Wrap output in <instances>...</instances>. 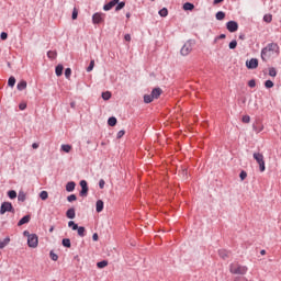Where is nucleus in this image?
Listing matches in <instances>:
<instances>
[{"mask_svg": "<svg viewBox=\"0 0 281 281\" xmlns=\"http://www.w3.org/2000/svg\"><path fill=\"white\" fill-rule=\"evenodd\" d=\"M25 199H26V194L23 191H19L18 201H20L21 203H24Z\"/></svg>", "mask_w": 281, "mask_h": 281, "instance_id": "nucleus-27", "label": "nucleus"}, {"mask_svg": "<svg viewBox=\"0 0 281 281\" xmlns=\"http://www.w3.org/2000/svg\"><path fill=\"white\" fill-rule=\"evenodd\" d=\"M223 38H227V35L221 34V35L216 36L213 41V44L216 45V43H218V41H223Z\"/></svg>", "mask_w": 281, "mask_h": 281, "instance_id": "nucleus-36", "label": "nucleus"}, {"mask_svg": "<svg viewBox=\"0 0 281 281\" xmlns=\"http://www.w3.org/2000/svg\"><path fill=\"white\" fill-rule=\"evenodd\" d=\"M241 122H243L244 124H249V122H251V117H250L249 115H244V116L241 117Z\"/></svg>", "mask_w": 281, "mask_h": 281, "instance_id": "nucleus-44", "label": "nucleus"}, {"mask_svg": "<svg viewBox=\"0 0 281 281\" xmlns=\"http://www.w3.org/2000/svg\"><path fill=\"white\" fill-rule=\"evenodd\" d=\"M40 199H42V201H47V199H49V193H47V191H42L40 193Z\"/></svg>", "mask_w": 281, "mask_h": 281, "instance_id": "nucleus-31", "label": "nucleus"}, {"mask_svg": "<svg viewBox=\"0 0 281 281\" xmlns=\"http://www.w3.org/2000/svg\"><path fill=\"white\" fill-rule=\"evenodd\" d=\"M95 67V60H91L90 61V64H89V66L87 67V71L88 72H91V71H93V68Z\"/></svg>", "mask_w": 281, "mask_h": 281, "instance_id": "nucleus-41", "label": "nucleus"}, {"mask_svg": "<svg viewBox=\"0 0 281 281\" xmlns=\"http://www.w3.org/2000/svg\"><path fill=\"white\" fill-rule=\"evenodd\" d=\"M76 231L78 232V236H80L81 238H85L86 232H87L85 226H78V228Z\"/></svg>", "mask_w": 281, "mask_h": 281, "instance_id": "nucleus-22", "label": "nucleus"}, {"mask_svg": "<svg viewBox=\"0 0 281 281\" xmlns=\"http://www.w3.org/2000/svg\"><path fill=\"white\" fill-rule=\"evenodd\" d=\"M181 175L183 179H188V169H182Z\"/></svg>", "mask_w": 281, "mask_h": 281, "instance_id": "nucleus-55", "label": "nucleus"}, {"mask_svg": "<svg viewBox=\"0 0 281 281\" xmlns=\"http://www.w3.org/2000/svg\"><path fill=\"white\" fill-rule=\"evenodd\" d=\"M61 245H63V247H66L67 249H71V239H69V238H64V239L61 240Z\"/></svg>", "mask_w": 281, "mask_h": 281, "instance_id": "nucleus-21", "label": "nucleus"}, {"mask_svg": "<svg viewBox=\"0 0 281 281\" xmlns=\"http://www.w3.org/2000/svg\"><path fill=\"white\" fill-rule=\"evenodd\" d=\"M5 212H11L14 214V206L10 202H3L0 206V214L3 215Z\"/></svg>", "mask_w": 281, "mask_h": 281, "instance_id": "nucleus-5", "label": "nucleus"}, {"mask_svg": "<svg viewBox=\"0 0 281 281\" xmlns=\"http://www.w3.org/2000/svg\"><path fill=\"white\" fill-rule=\"evenodd\" d=\"M215 19L217 21H223L225 19V12L223 11H218L216 14H215Z\"/></svg>", "mask_w": 281, "mask_h": 281, "instance_id": "nucleus-29", "label": "nucleus"}, {"mask_svg": "<svg viewBox=\"0 0 281 281\" xmlns=\"http://www.w3.org/2000/svg\"><path fill=\"white\" fill-rule=\"evenodd\" d=\"M92 240H94V241H98V240H99L98 233H94V234L92 235Z\"/></svg>", "mask_w": 281, "mask_h": 281, "instance_id": "nucleus-58", "label": "nucleus"}, {"mask_svg": "<svg viewBox=\"0 0 281 281\" xmlns=\"http://www.w3.org/2000/svg\"><path fill=\"white\" fill-rule=\"evenodd\" d=\"M8 196L9 199H16V192L14 190H10L8 191Z\"/></svg>", "mask_w": 281, "mask_h": 281, "instance_id": "nucleus-45", "label": "nucleus"}, {"mask_svg": "<svg viewBox=\"0 0 281 281\" xmlns=\"http://www.w3.org/2000/svg\"><path fill=\"white\" fill-rule=\"evenodd\" d=\"M260 254H261V256H266V255H267V250L262 249V250L260 251Z\"/></svg>", "mask_w": 281, "mask_h": 281, "instance_id": "nucleus-64", "label": "nucleus"}, {"mask_svg": "<svg viewBox=\"0 0 281 281\" xmlns=\"http://www.w3.org/2000/svg\"><path fill=\"white\" fill-rule=\"evenodd\" d=\"M239 178H240L241 181H245L247 179V171L241 170L240 173H239Z\"/></svg>", "mask_w": 281, "mask_h": 281, "instance_id": "nucleus-46", "label": "nucleus"}, {"mask_svg": "<svg viewBox=\"0 0 281 281\" xmlns=\"http://www.w3.org/2000/svg\"><path fill=\"white\" fill-rule=\"evenodd\" d=\"M124 38L127 43H131V34H125Z\"/></svg>", "mask_w": 281, "mask_h": 281, "instance_id": "nucleus-57", "label": "nucleus"}, {"mask_svg": "<svg viewBox=\"0 0 281 281\" xmlns=\"http://www.w3.org/2000/svg\"><path fill=\"white\" fill-rule=\"evenodd\" d=\"M32 221L31 215H24L19 222H18V227H21L23 225H26V223H30Z\"/></svg>", "mask_w": 281, "mask_h": 281, "instance_id": "nucleus-13", "label": "nucleus"}, {"mask_svg": "<svg viewBox=\"0 0 281 281\" xmlns=\"http://www.w3.org/2000/svg\"><path fill=\"white\" fill-rule=\"evenodd\" d=\"M65 67L63 66V64H59L56 66L55 68V74L57 77L63 76V71H64Z\"/></svg>", "mask_w": 281, "mask_h": 281, "instance_id": "nucleus-19", "label": "nucleus"}, {"mask_svg": "<svg viewBox=\"0 0 281 281\" xmlns=\"http://www.w3.org/2000/svg\"><path fill=\"white\" fill-rule=\"evenodd\" d=\"M263 21H265V23H271V21H273V15L272 14H265L263 15Z\"/></svg>", "mask_w": 281, "mask_h": 281, "instance_id": "nucleus-32", "label": "nucleus"}, {"mask_svg": "<svg viewBox=\"0 0 281 281\" xmlns=\"http://www.w3.org/2000/svg\"><path fill=\"white\" fill-rule=\"evenodd\" d=\"M248 87H250V89H254L256 87V79H251L248 81Z\"/></svg>", "mask_w": 281, "mask_h": 281, "instance_id": "nucleus-51", "label": "nucleus"}, {"mask_svg": "<svg viewBox=\"0 0 281 281\" xmlns=\"http://www.w3.org/2000/svg\"><path fill=\"white\" fill-rule=\"evenodd\" d=\"M4 247H8V245H10V237H5L3 240H2Z\"/></svg>", "mask_w": 281, "mask_h": 281, "instance_id": "nucleus-54", "label": "nucleus"}, {"mask_svg": "<svg viewBox=\"0 0 281 281\" xmlns=\"http://www.w3.org/2000/svg\"><path fill=\"white\" fill-rule=\"evenodd\" d=\"M98 269H104V267H109V261L108 260H102L97 262Z\"/></svg>", "mask_w": 281, "mask_h": 281, "instance_id": "nucleus-24", "label": "nucleus"}, {"mask_svg": "<svg viewBox=\"0 0 281 281\" xmlns=\"http://www.w3.org/2000/svg\"><path fill=\"white\" fill-rule=\"evenodd\" d=\"M229 271L235 276H245V273H247V267L240 266L238 263H231Z\"/></svg>", "mask_w": 281, "mask_h": 281, "instance_id": "nucleus-3", "label": "nucleus"}, {"mask_svg": "<svg viewBox=\"0 0 281 281\" xmlns=\"http://www.w3.org/2000/svg\"><path fill=\"white\" fill-rule=\"evenodd\" d=\"M273 54H280V46L278 43H269L266 47L261 49V60L267 63Z\"/></svg>", "mask_w": 281, "mask_h": 281, "instance_id": "nucleus-1", "label": "nucleus"}, {"mask_svg": "<svg viewBox=\"0 0 281 281\" xmlns=\"http://www.w3.org/2000/svg\"><path fill=\"white\" fill-rule=\"evenodd\" d=\"M66 216H67V218H70L71 221H72V218H76V209L75 207L68 209L66 212Z\"/></svg>", "mask_w": 281, "mask_h": 281, "instance_id": "nucleus-14", "label": "nucleus"}, {"mask_svg": "<svg viewBox=\"0 0 281 281\" xmlns=\"http://www.w3.org/2000/svg\"><path fill=\"white\" fill-rule=\"evenodd\" d=\"M32 148H34V149L38 148V144L37 143H33L32 144Z\"/></svg>", "mask_w": 281, "mask_h": 281, "instance_id": "nucleus-61", "label": "nucleus"}, {"mask_svg": "<svg viewBox=\"0 0 281 281\" xmlns=\"http://www.w3.org/2000/svg\"><path fill=\"white\" fill-rule=\"evenodd\" d=\"M252 157L257 161V164H259L260 172H265V170H267L265 166V156L261 153H254Z\"/></svg>", "mask_w": 281, "mask_h": 281, "instance_id": "nucleus-4", "label": "nucleus"}, {"mask_svg": "<svg viewBox=\"0 0 281 281\" xmlns=\"http://www.w3.org/2000/svg\"><path fill=\"white\" fill-rule=\"evenodd\" d=\"M225 0H213L214 5H218V3H223Z\"/></svg>", "mask_w": 281, "mask_h": 281, "instance_id": "nucleus-60", "label": "nucleus"}, {"mask_svg": "<svg viewBox=\"0 0 281 281\" xmlns=\"http://www.w3.org/2000/svg\"><path fill=\"white\" fill-rule=\"evenodd\" d=\"M16 89H18V91H25V89H27V81L21 80V81L16 85Z\"/></svg>", "mask_w": 281, "mask_h": 281, "instance_id": "nucleus-15", "label": "nucleus"}, {"mask_svg": "<svg viewBox=\"0 0 281 281\" xmlns=\"http://www.w3.org/2000/svg\"><path fill=\"white\" fill-rule=\"evenodd\" d=\"M5 247V244L2 243V240H0V249H3Z\"/></svg>", "mask_w": 281, "mask_h": 281, "instance_id": "nucleus-62", "label": "nucleus"}, {"mask_svg": "<svg viewBox=\"0 0 281 281\" xmlns=\"http://www.w3.org/2000/svg\"><path fill=\"white\" fill-rule=\"evenodd\" d=\"M229 254L231 252L225 249L218 250V256L222 257L223 260H226V258H229Z\"/></svg>", "mask_w": 281, "mask_h": 281, "instance_id": "nucleus-20", "label": "nucleus"}, {"mask_svg": "<svg viewBox=\"0 0 281 281\" xmlns=\"http://www.w3.org/2000/svg\"><path fill=\"white\" fill-rule=\"evenodd\" d=\"M101 98L105 101L111 100V92L109 91L102 92Z\"/></svg>", "mask_w": 281, "mask_h": 281, "instance_id": "nucleus-38", "label": "nucleus"}, {"mask_svg": "<svg viewBox=\"0 0 281 281\" xmlns=\"http://www.w3.org/2000/svg\"><path fill=\"white\" fill-rule=\"evenodd\" d=\"M61 150L64 153H71V145H61Z\"/></svg>", "mask_w": 281, "mask_h": 281, "instance_id": "nucleus-43", "label": "nucleus"}, {"mask_svg": "<svg viewBox=\"0 0 281 281\" xmlns=\"http://www.w3.org/2000/svg\"><path fill=\"white\" fill-rule=\"evenodd\" d=\"M125 5H126V2H124V1L120 2L119 1L116 3V7H115V12H120V10H124Z\"/></svg>", "mask_w": 281, "mask_h": 281, "instance_id": "nucleus-25", "label": "nucleus"}, {"mask_svg": "<svg viewBox=\"0 0 281 281\" xmlns=\"http://www.w3.org/2000/svg\"><path fill=\"white\" fill-rule=\"evenodd\" d=\"M125 134H126V132H125L124 130H121V131L117 133L116 138H117V139H122Z\"/></svg>", "mask_w": 281, "mask_h": 281, "instance_id": "nucleus-49", "label": "nucleus"}, {"mask_svg": "<svg viewBox=\"0 0 281 281\" xmlns=\"http://www.w3.org/2000/svg\"><path fill=\"white\" fill-rule=\"evenodd\" d=\"M14 85H16V78L14 77H10L9 80H8V86L9 87H14Z\"/></svg>", "mask_w": 281, "mask_h": 281, "instance_id": "nucleus-39", "label": "nucleus"}, {"mask_svg": "<svg viewBox=\"0 0 281 281\" xmlns=\"http://www.w3.org/2000/svg\"><path fill=\"white\" fill-rule=\"evenodd\" d=\"M74 201H78V196L76 194H70L67 196L68 203H74Z\"/></svg>", "mask_w": 281, "mask_h": 281, "instance_id": "nucleus-35", "label": "nucleus"}, {"mask_svg": "<svg viewBox=\"0 0 281 281\" xmlns=\"http://www.w3.org/2000/svg\"><path fill=\"white\" fill-rule=\"evenodd\" d=\"M65 77H66L67 79L71 78V68H66V69H65Z\"/></svg>", "mask_w": 281, "mask_h": 281, "instance_id": "nucleus-48", "label": "nucleus"}, {"mask_svg": "<svg viewBox=\"0 0 281 281\" xmlns=\"http://www.w3.org/2000/svg\"><path fill=\"white\" fill-rule=\"evenodd\" d=\"M27 246L32 249H36V247H38V235L32 234L30 238H27Z\"/></svg>", "mask_w": 281, "mask_h": 281, "instance_id": "nucleus-7", "label": "nucleus"}, {"mask_svg": "<svg viewBox=\"0 0 281 281\" xmlns=\"http://www.w3.org/2000/svg\"><path fill=\"white\" fill-rule=\"evenodd\" d=\"M47 56L50 60H56V57L58 56V53L56 50H48Z\"/></svg>", "mask_w": 281, "mask_h": 281, "instance_id": "nucleus-23", "label": "nucleus"}, {"mask_svg": "<svg viewBox=\"0 0 281 281\" xmlns=\"http://www.w3.org/2000/svg\"><path fill=\"white\" fill-rule=\"evenodd\" d=\"M229 49H236V47H238V42L236 40H233L229 44H228Z\"/></svg>", "mask_w": 281, "mask_h": 281, "instance_id": "nucleus-40", "label": "nucleus"}, {"mask_svg": "<svg viewBox=\"0 0 281 281\" xmlns=\"http://www.w3.org/2000/svg\"><path fill=\"white\" fill-rule=\"evenodd\" d=\"M49 258L54 261L57 262L58 261V256L56 255V252H54V250L49 251Z\"/></svg>", "mask_w": 281, "mask_h": 281, "instance_id": "nucleus-37", "label": "nucleus"}, {"mask_svg": "<svg viewBox=\"0 0 281 281\" xmlns=\"http://www.w3.org/2000/svg\"><path fill=\"white\" fill-rule=\"evenodd\" d=\"M273 86H274L273 81H271V80L265 81L266 89H273Z\"/></svg>", "mask_w": 281, "mask_h": 281, "instance_id": "nucleus-42", "label": "nucleus"}, {"mask_svg": "<svg viewBox=\"0 0 281 281\" xmlns=\"http://www.w3.org/2000/svg\"><path fill=\"white\" fill-rule=\"evenodd\" d=\"M192 52V40H189L180 49L181 56H188Z\"/></svg>", "mask_w": 281, "mask_h": 281, "instance_id": "nucleus-8", "label": "nucleus"}, {"mask_svg": "<svg viewBox=\"0 0 281 281\" xmlns=\"http://www.w3.org/2000/svg\"><path fill=\"white\" fill-rule=\"evenodd\" d=\"M246 67L247 69H258V58L246 60Z\"/></svg>", "mask_w": 281, "mask_h": 281, "instance_id": "nucleus-11", "label": "nucleus"}, {"mask_svg": "<svg viewBox=\"0 0 281 281\" xmlns=\"http://www.w3.org/2000/svg\"><path fill=\"white\" fill-rule=\"evenodd\" d=\"M269 76H271V78H276L278 76V70H276L274 67L269 68Z\"/></svg>", "mask_w": 281, "mask_h": 281, "instance_id": "nucleus-34", "label": "nucleus"}, {"mask_svg": "<svg viewBox=\"0 0 281 281\" xmlns=\"http://www.w3.org/2000/svg\"><path fill=\"white\" fill-rule=\"evenodd\" d=\"M0 38H1V41H8V33L2 32V33L0 34Z\"/></svg>", "mask_w": 281, "mask_h": 281, "instance_id": "nucleus-53", "label": "nucleus"}, {"mask_svg": "<svg viewBox=\"0 0 281 281\" xmlns=\"http://www.w3.org/2000/svg\"><path fill=\"white\" fill-rule=\"evenodd\" d=\"M19 109L20 111H25L27 109V103H20Z\"/></svg>", "mask_w": 281, "mask_h": 281, "instance_id": "nucleus-52", "label": "nucleus"}, {"mask_svg": "<svg viewBox=\"0 0 281 281\" xmlns=\"http://www.w3.org/2000/svg\"><path fill=\"white\" fill-rule=\"evenodd\" d=\"M239 40H240V41H245V34H240V35H239Z\"/></svg>", "mask_w": 281, "mask_h": 281, "instance_id": "nucleus-63", "label": "nucleus"}, {"mask_svg": "<svg viewBox=\"0 0 281 281\" xmlns=\"http://www.w3.org/2000/svg\"><path fill=\"white\" fill-rule=\"evenodd\" d=\"M68 227H71L72 232H76L78 229V224H76L74 221H69Z\"/></svg>", "mask_w": 281, "mask_h": 281, "instance_id": "nucleus-33", "label": "nucleus"}, {"mask_svg": "<svg viewBox=\"0 0 281 281\" xmlns=\"http://www.w3.org/2000/svg\"><path fill=\"white\" fill-rule=\"evenodd\" d=\"M23 236H26L27 238H30V236H32V234H30L29 231H24V232H23Z\"/></svg>", "mask_w": 281, "mask_h": 281, "instance_id": "nucleus-59", "label": "nucleus"}, {"mask_svg": "<svg viewBox=\"0 0 281 281\" xmlns=\"http://www.w3.org/2000/svg\"><path fill=\"white\" fill-rule=\"evenodd\" d=\"M104 13H94L93 15H92V23L94 24V25H100V23H104Z\"/></svg>", "mask_w": 281, "mask_h": 281, "instance_id": "nucleus-9", "label": "nucleus"}, {"mask_svg": "<svg viewBox=\"0 0 281 281\" xmlns=\"http://www.w3.org/2000/svg\"><path fill=\"white\" fill-rule=\"evenodd\" d=\"M226 30H228V32H231V33L238 32V22L228 21L226 23Z\"/></svg>", "mask_w": 281, "mask_h": 281, "instance_id": "nucleus-10", "label": "nucleus"}, {"mask_svg": "<svg viewBox=\"0 0 281 281\" xmlns=\"http://www.w3.org/2000/svg\"><path fill=\"white\" fill-rule=\"evenodd\" d=\"M95 210L98 213L102 212V210H104V201L98 200L95 204Z\"/></svg>", "mask_w": 281, "mask_h": 281, "instance_id": "nucleus-17", "label": "nucleus"}, {"mask_svg": "<svg viewBox=\"0 0 281 281\" xmlns=\"http://www.w3.org/2000/svg\"><path fill=\"white\" fill-rule=\"evenodd\" d=\"M119 1L120 0H112V1L108 2L106 4L103 5V10L105 12H109V10H113V8H115V5H117Z\"/></svg>", "mask_w": 281, "mask_h": 281, "instance_id": "nucleus-12", "label": "nucleus"}, {"mask_svg": "<svg viewBox=\"0 0 281 281\" xmlns=\"http://www.w3.org/2000/svg\"><path fill=\"white\" fill-rule=\"evenodd\" d=\"M71 19H72V21H76V19H78V9L75 8V9L72 10Z\"/></svg>", "mask_w": 281, "mask_h": 281, "instance_id": "nucleus-47", "label": "nucleus"}, {"mask_svg": "<svg viewBox=\"0 0 281 281\" xmlns=\"http://www.w3.org/2000/svg\"><path fill=\"white\" fill-rule=\"evenodd\" d=\"M235 281H248L245 277H237Z\"/></svg>", "mask_w": 281, "mask_h": 281, "instance_id": "nucleus-56", "label": "nucleus"}, {"mask_svg": "<svg viewBox=\"0 0 281 281\" xmlns=\"http://www.w3.org/2000/svg\"><path fill=\"white\" fill-rule=\"evenodd\" d=\"M108 124H109L110 126H116V125H117V119H116L115 116L109 117Z\"/></svg>", "mask_w": 281, "mask_h": 281, "instance_id": "nucleus-26", "label": "nucleus"}, {"mask_svg": "<svg viewBox=\"0 0 281 281\" xmlns=\"http://www.w3.org/2000/svg\"><path fill=\"white\" fill-rule=\"evenodd\" d=\"M76 190V182L69 181L66 184V192H74Z\"/></svg>", "mask_w": 281, "mask_h": 281, "instance_id": "nucleus-16", "label": "nucleus"}, {"mask_svg": "<svg viewBox=\"0 0 281 281\" xmlns=\"http://www.w3.org/2000/svg\"><path fill=\"white\" fill-rule=\"evenodd\" d=\"M262 128L263 127L260 125V123L252 124V131H255V133H261Z\"/></svg>", "mask_w": 281, "mask_h": 281, "instance_id": "nucleus-28", "label": "nucleus"}, {"mask_svg": "<svg viewBox=\"0 0 281 281\" xmlns=\"http://www.w3.org/2000/svg\"><path fill=\"white\" fill-rule=\"evenodd\" d=\"M104 186H106V182L104 181V179L99 180L100 190H104Z\"/></svg>", "mask_w": 281, "mask_h": 281, "instance_id": "nucleus-50", "label": "nucleus"}, {"mask_svg": "<svg viewBox=\"0 0 281 281\" xmlns=\"http://www.w3.org/2000/svg\"><path fill=\"white\" fill-rule=\"evenodd\" d=\"M161 93H164V90H161V88H154L150 94L144 95L145 104H150L153 100H159V97L161 95Z\"/></svg>", "mask_w": 281, "mask_h": 281, "instance_id": "nucleus-2", "label": "nucleus"}, {"mask_svg": "<svg viewBox=\"0 0 281 281\" xmlns=\"http://www.w3.org/2000/svg\"><path fill=\"white\" fill-rule=\"evenodd\" d=\"M182 8L186 12H192L194 10V3L186 2Z\"/></svg>", "mask_w": 281, "mask_h": 281, "instance_id": "nucleus-18", "label": "nucleus"}, {"mask_svg": "<svg viewBox=\"0 0 281 281\" xmlns=\"http://www.w3.org/2000/svg\"><path fill=\"white\" fill-rule=\"evenodd\" d=\"M159 16H162L165 19V16H168V8H162L158 11Z\"/></svg>", "mask_w": 281, "mask_h": 281, "instance_id": "nucleus-30", "label": "nucleus"}, {"mask_svg": "<svg viewBox=\"0 0 281 281\" xmlns=\"http://www.w3.org/2000/svg\"><path fill=\"white\" fill-rule=\"evenodd\" d=\"M79 186L81 188L79 195L80 196H88L89 195V183L87 182V180H81L79 182Z\"/></svg>", "mask_w": 281, "mask_h": 281, "instance_id": "nucleus-6", "label": "nucleus"}]
</instances>
